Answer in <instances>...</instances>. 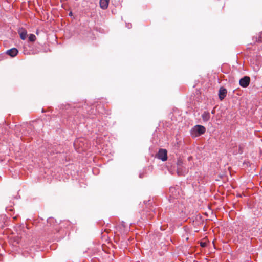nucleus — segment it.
<instances>
[{"instance_id":"5","label":"nucleus","mask_w":262,"mask_h":262,"mask_svg":"<svg viewBox=\"0 0 262 262\" xmlns=\"http://www.w3.org/2000/svg\"><path fill=\"white\" fill-rule=\"evenodd\" d=\"M187 171V169L184 166L177 167V172L179 176H184Z\"/></svg>"},{"instance_id":"14","label":"nucleus","mask_w":262,"mask_h":262,"mask_svg":"<svg viewBox=\"0 0 262 262\" xmlns=\"http://www.w3.org/2000/svg\"><path fill=\"white\" fill-rule=\"evenodd\" d=\"M206 243H205V242H201V247H205L206 246Z\"/></svg>"},{"instance_id":"15","label":"nucleus","mask_w":262,"mask_h":262,"mask_svg":"<svg viewBox=\"0 0 262 262\" xmlns=\"http://www.w3.org/2000/svg\"><path fill=\"white\" fill-rule=\"evenodd\" d=\"M69 16H72V12H70L69 13Z\"/></svg>"},{"instance_id":"3","label":"nucleus","mask_w":262,"mask_h":262,"mask_svg":"<svg viewBox=\"0 0 262 262\" xmlns=\"http://www.w3.org/2000/svg\"><path fill=\"white\" fill-rule=\"evenodd\" d=\"M250 82V78L248 76H244L239 80V85L243 88L247 87Z\"/></svg>"},{"instance_id":"10","label":"nucleus","mask_w":262,"mask_h":262,"mask_svg":"<svg viewBox=\"0 0 262 262\" xmlns=\"http://www.w3.org/2000/svg\"><path fill=\"white\" fill-rule=\"evenodd\" d=\"M20 37L21 39L25 40L27 36V31L25 30H23L22 31H19Z\"/></svg>"},{"instance_id":"12","label":"nucleus","mask_w":262,"mask_h":262,"mask_svg":"<svg viewBox=\"0 0 262 262\" xmlns=\"http://www.w3.org/2000/svg\"><path fill=\"white\" fill-rule=\"evenodd\" d=\"M177 167H182L183 166V161L181 159L178 160V161L177 163Z\"/></svg>"},{"instance_id":"8","label":"nucleus","mask_w":262,"mask_h":262,"mask_svg":"<svg viewBox=\"0 0 262 262\" xmlns=\"http://www.w3.org/2000/svg\"><path fill=\"white\" fill-rule=\"evenodd\" d=\"M202 117L203 120L204 121H205V122L208 121L209 120L210 117L209 113L208 112H204L202 114Z\"/></svg>"},{"instance_id":"1","label":"nucleus","mask_w":262,"mask_h":262,"mask_svg":"<svg viewBox=\"0 0 262 262\" xmlns=\"http://www.w3.org/2000/svg\"><path fill=\"white\" fill-rule=\"evenodd\" d=\"M206 131L204 126L200 125L194 126L191 130V135L193 137H199L203 134Z\"/></svg>"},{"instance_id":"16","label":"nucleus","mask_w":262,"mask_h":262,"mask_svg":"<svg viewBox=\"0 0 262 262\" xmlns=\"http://www.w3.org/2000/svg\"><path fill=\"white\" fill-rule=\"evenodd\" d=\"M48 152H51V151H50V150L49 147H48Z\"/></svg>"},{"instance_id":"11","label":"nucleus","mask_w":262,"mask_h":262,"mask_svg":"<svg viewBox=\"0 0 262 262\" xmlns=\"http://www.w3.org/2000/svg\"><path fill=\"white\" fill-rule=\"evenodd\" d=\"M29 40L31 42H33L36 40V36L33 34H30L29 36Z\"/></svg>"},{"instance_id":"13","label":"nucleus","mask_w":262,"mask_h":262,"mask_svg":"<svg viewBox=\"0 0 262 262\" xmlns=\"http://www.w3.org/2000/svg\"><path fill=\"white\" fill-rule=\"evenodd\" d=\"M258 41L262 42V32L259 33L258 35Z\"/></svg>"},{"instance_id":"4","label":"nucleus","mask_w":262,"mask_h":262,"mask_svg":"<svg viewBox=\"0 0 262 262\" xmlns=\"http://www.w3.org/2000/svg\"><path fill=\"white\" fill-rule=\"evenodd\" d=\"M18 50L16 48H13L6 51V53L12 57L16 56L18 54Z\"/></svg>"},{"instance_id":"2","label":"nucleus","mask_w":262,"mask_h":262,"mask_svg":"<svg viewBox=\"0 0 262 262\" xmlns=\"http://www.w3.org/2000/svg\"><path fill=\"white\" fill-rule=\"evenodd\" d=\"M157 157L161 160L162 161H165L167 159V150L165 149H159Z\"/></svg>"},{"instance_id":"17","label":"nucleus","mask_w":262,"mask_h":262,"mask_svg":"<svg viewBox=\"0 0 262 262\" xmlns=\"http://www.w3.org/2000/svg\"><path fill=\"white\" fill-rule=\"evenodd\" d=\"M140 177L142 178V175L141 174H140Z\"/></svg>"},{"instance_id":"7","label":"nucleus","mask_w":262,"mask_h":262,"mask_svg":"<svg viewBox=\"0 0 262 262\" xmlns=\"http://www.w3.org/2000/svg\"><path fill=\"white\" fill-rule=\"evenodd\" d=\"M109 0H100V7L102 9H106L108 7Z\"/></svg>"},{"instance_id":"9","label":"nucleus","mask_w":262,"mask_h":262,"mask_svg":"<svg viewBox=\"0 0 262 262\" xmlns=\"http://www.w3.org/2000/svg\"><path fill=\"white\" fill-rule=\"evenodd\" d=\"M170 192L171 194L170 195V197L175 198L176 197V189L174 187H171L169 189Z\"/></svg>"},{"instance_id":"6","label":"nucleus","mask_w":262,"mask_h":262,"mask_svg":"<svg viewBox=\"0 0 262 262\" xmlns=\"http://www.w3.org/2000/svg\"><path fill=\"white\" fill-rule=\"evenodd\" d=\"M227 90L223 87H221L219 92V98H224L226 96Z\"/></svg>"},{"instance_id":"18","label":"nucleus","mask_w":262,"mask_h":262,"mask_svg":"<svg viewBox=\"0 0 262 262\" xmlns=\"http://www.w3.org/2000/svg\"><path fill=\"white\" fill-rule=\"evenodd\" d=\"M127 27H128V28H130L129 25L127 26Z\"/></svg>"}]
</instances>
